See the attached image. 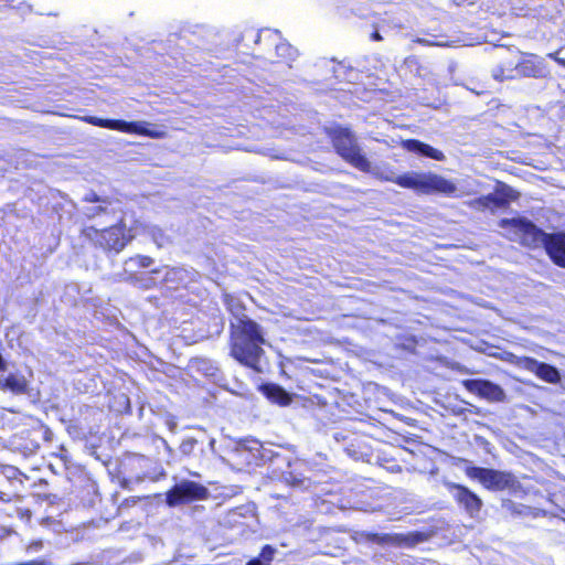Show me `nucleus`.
Listing matches in <instances>:
<instances>
[{"label": "nucleus", "instance_id": "obj_10", "mask_svg": "<svg viewBox=\"0 0 565 565\" xmlns=\"http://www.w3.org/2000/svg\"><path fill=\"white\" fill-rule=\"evenodd\" d=\"M461 385L470 394L491 403H501L507 398L504 390L499 384L486 379H466L461 381Z\"/></svg>", "mask_w": 565, "mask_h": 565}, {"label": "nucleus", "instance_id": "obj_18", "mask_svg": "<svg viewBox=\"0 0 565 565\" xmlns=\"http://www.w3.org/2000/svg\"><path fill=\"white\" fill-rule=\"evenodd\" d=\"M29 383L22 374H9L3 380V391H9L15 395H22L28 392Z\"/></svg>", "mask_w": 565, "mask_h": 565}, {"label": "nucleus", "instance_id": "obj_30", "mask_svg": "<svg viewBox=\"0 0 565 565\" xmlns=\"http://www.w3.org/2000/svg\"><path fill=\"white\" fill-rule=\"evenodd\" d=\"M559 116L562 119L565 120V104L561 106L559 108Z\"/></svg>", "mask_w": 565, "mask_h": 565}, {"label": "nucleus", "instance_id": "obj_6", "mask_svg": "<svg viewBox=\"0 0 565 565\" xmlns=\"http://www.w3.org/2000/svg\"><path fill=\"white\" fill-rule=\"evenodd\" d=\"M83 120L89 125L116 130L129 135L149 137L152 139H162L167 136L164 130L156 128L148 121H126L122 119H106L96 116H86Z\"/></svg>", "mask_w": 565, "mask_h": 565}, {"label": "nucleus", "instance_id": "obj_15", "mask_svg": "<svg viewBox=\"0 0 565 565\" xmlns=\"http://www.w3.org/2000/svg\"><path fill=\"white\" fill-rule=\"evenodd\" d=\"M401 146L404 150H406L408 152H413V153H416L422 157L430 158L436 161H444L446 159V156L441 150L436 149V148L431 147L430 145L425 143L418 139L411 138V139L402 140Z\"/></svg>", "mask_w": 565, "mask_h": 565}, {"label": "nucleus", "instance_id": "obj_34", "mask_svg": "<svg viewBox=\"0 0 565 565\" xmlns=\"http://www.w3.org/2000/svg\"><path fill=\"white\" fill-rule=\"evenodd\" d=\"M0 390L3 391V381L0 380Z\"/></svg>", "mask_w": 565, "mask_h": 565}, {"label": "nucleus", "instance_id": "obj_32", "mask_svg": "<svg viewBox=\"0 0 565 565\" xmlns=\"http://www.w3.org/2000/svg\"><path fill=\"white\" fill-rule=\"evenodd\" d=\"M87 486L92 489V491H94V492H95V490H96V484H95V482H94V481L88 480Z\"/></svg>", "mask_w": 565, "mask_h": 565}, {"label": "nucleus", "instance_id": "obj_29", "mask_svg": "<svg viewBox=\"0 0 565 565\" xmlns=\"http://www.w3.org/2000/svg\"><path fill=\"white\" fill-rule=\"evenodd\" d=\"M6 367H7L6 362L2 358V355L0 354V371H4Z\"/></svg>", "mask_w": 565, "mask_h": 565}, {"label": "nucleus", "instance_id": "obj_35", "mask_svg": "<svg viewBox=\"0 0 565 565\" xmlns=\"http://www.w3.org/2000/svg\"><path fill=\"white\" fill-rule=\"evenodd\" d=\"M359 454H360V455H366V452H365V451H363V450H360V451H359Z\"/></svg>", "mask_w": 565, "mask_h": 565}, {"label": "nucleus", "instance_id": "obj_11", "mask_svg": "<svg viewBox=\"0 0 565 565\" xmlns=\"http://www.w3.org/2000/svg\"><path fill=\"white\" fill-rule=\"evenodd\" d=\"M510 361L518 367L533 373L537 379L546 383L558 384L561 382V373L558 369L552 364L537 361L532 356H518L514 361Z\"/></svg>", "mask_w": 565, "mask_h": 565}, {"label": "nucleus", "instance_id": "obj_31", "mask_svg": "<svg viewBox=\"0 0 565 565\" xmlns=\"http://www.w3.org/2000/svg\"><path fill=\"white\" fill-rule=\"evenodd\" d=\"M542 8H543V6L540 4L539 7L531 8L530 10H532L533 12H536L537 14H541V9Z\"/></svg>", "mask_w": 565, "mask_h": 565}, {"label": "nucleus", "instance_id": "obj_33", "mask_svg": "<svg viewBox=\"0 0 565 565\" xmlns=\"http://www.w3.org/2000/svg\"><path fill=\"white\" fill-rule=\"evenodd\" d=\"M0 501L2 502H9L10 499L9 498H4V493L0 491Z\"/></svg>", "mask_w": 565, "mask_h": 565}, {"label": "nucleus", "instance_id": "obj_2", "mask_svg": "<svg viewBox=\"0 0 565 565\" xmlns=\"http://www.w3.org/2000/svg\"><path fill=\"white\" fill-rule=\"evenodd\" d=\"M79 236L92 247L106 255H118L135 239L136 234L134 228L128 226L124 218H120L115 224L103 228L93 225L84 226Z\"/></svg>", "mask_w": 565, "mask_h": 565}, {"label": "nucleus", "instance_id": "obj_23", "mask_svg": "<svg viewBox=\"0 0 565 565\" xmlns=\"http://www.w3.org/2000/svg\"><path fill=\"white\" fill-rule=\"evenodd\" d=\"M85 201L89 203H97V202H106L105 199H102L96 193L92 192L85 196Z\"/></svg>", "mask_w": 565, "mask_h": 565}, {"label": "nucleus", "instance_id": "obj_8", "mask_svg": "<svg viewBox=\"0 0 565 565\" xmlns=\"http://www.w3.org/2000/svg\"><path fill=\"white\" fill-rule=\"evenodd\" d=\"M499 226L511 230L518 236L519 243L530 249L541 247L547 234L525 217L502 218Z\"/></svg>", "mask_w": 565, "mask_h": 565}, {"label": "nucleus", "instance_id": "obj_5", "mask_svg": "<svg viewBox=\"0 0 565 565\" xmlns=\"http://www.w3.org/2000/svg\"><path fill=\"white\" fill-rule=\"evenodd\" d=\"M461 461L467 463L463 468L465 475L470 480L478 481L484 489L489 491L497 492L514 490L519 487V480L510 471L473 466L470 465L466 459H461Z\"/></svg>", "mask_w": 565, "mask_h": 565}, {"label": "nucleus", "instance_id": "obj_24", "mask_svg": "<svg viewBox=\"0 0 565 565\" xmlns=\"http://www.w3.org/2000/svg\"><path fill=\"white\" fill-rule=\"evenodd\" d=\"M138 259L139 265L142 267H148L152 263V259L149 256H138Z\"/></svg>", "mask_w": 565, "mask_h": 565}, {"label": "nucleus", "instance_id": "obj_26", "mask_svg": "<svg viewBox=\"0 0 565 565\" xmlns=\"http://www.w3.org/2000/svg\"><path fill=\"white\" fill-rule=\"evenodd\" d=\"M276 50L277 52L279 53L280 51H282L284 53H288L290 55L291 53V47L290 45L288 44H285V43H280L279 45L276 46Z\"/></svg>", "mask_w": 565, "mask_h": 565}, {"label": "nucleus", "instance_id": "obj_1", "mask_svg": "<svg viewBox=\"0 0 565 565\" xmlns=\"http://www.w3.org/2000/svg\"><path fill=\"white\" fill-rule=\"evenodd\" d=\"M264 343L265 339L259 324L249 318H241L231 335V355L241 364L259 371Z\"/></svg>", "mask_w": 565, "mask_h": 565}, {"label": "nucleus", "instance_id": "obj_4", "mask_svg": "<svg viewBox=\"0 0 565 565\" xmlns=\"http://www.w3.org/2000/svg\"><path fill=\"white\" fill-rule=\"evenodd\" d=\"M385 181L403 189L412 190L417 194H444L452 196L457 185L445 177L433 172H405L398 175L385 177Z\"/></svg>", "mask_w": 565, "mask_h": 565}, {"label": "nucleus", "instance_id": "obj_7", "mask_svg": "<svg viewBox=\"0 0 565 565\" xmlns=\"http://www.w3.org/2000/svg\"><path fill=\"white\" fill-rule=\"evenodd\" d=\"M519 196V193L510 185L498 182L492 193L469 200L466 205L476 212L495 213L498 210H507L511 202L516 201Z\"/></svg>", "mask_w": 565, "mask_h": 565}, {"label": "nucleus", "instance_id": "obj_28", "mask_svg": "<svg viewBox=\"0 0 565 565\" xmlns=\"http://www.w3.org/2000/svg\"><path fill=\"white\" fill-rule=\"evenodd\" d=\"M370 38L372 41H381L383 39L377 30L373 31Z\"/></svg>", "mask_w": 565, "mask_h": 565}, {"label": "nucleus", "instance_id": "obj_9", "mask_svg": "<svg viewBox=\"0 0 565 565\" xmlns=\"http://www.w3.org/2000/svg\"><path fill=\"white\" fill-rule=\"evenodd\" d=\"M210 492L206 487L191 480H184L174 484L167 492V503L170 507L188 504L193 501L206 500Z\"/></svg>", "mask_w": 565, "mask_h": 565}, {"label": "nucleus", "instance_id": "obj_17", "mask_svg": "<svg viewBox=\"0 0 565 565\" xmlns=\"http://www.w3.org/2000/svg\"><path fill=\"white\" fill-rule=\"evenodd\" d=\"M259 391L267 399L279 406H288L292 402L291 395L278 384L264 383Z\"/></svg>", "mask_w": 565, "mask_h": 565}, {"label": "nucleus", "instance_id": "obj_21", "mask_svg": "<svg viewBox=\"0 0 565 565\" xmlns=\"http://www.w3.org/2000/svg\"><path fill=\"white\" fill-rule=\"evenodd\" d=\"M275 548L269 545V544H266L262 547L260 550V553H259V556L262 561H264V563L270 565L273 558H274V555H275Z\"/></svg>", "mask_w": 565, "mask_h": 565}, {"label": "nucleus", "instance_id": "obj_19", "mask_svg": "<svg viewBox=\"0 0 565 565\" xmlns=\"http://www.w3.org/2000/svg\"><path fill=\"white\" fill-rule=\"evenodd\" d=\"M424 535L420 532H412L408 534L396 533L388 537V542L398 546H414L422 542Z\"/></svg>", "mask_w": 565, "mask_h": 565}, {"label": "nucleus", "instance_id": "obj_27", "mask_svg": "<svg viewBox=\"0 0 565 565\" xmlns=\"http://www.w3.org/2000/svg\"><path fill=\"white\" fill-rule=\"evenodd\" d=\"M246 565H268L260 559V557H254L247 562Z\"/></svg>", "mask_w": 565, "mask_h": 565}, {"label": "nucleus", "instance_id": "obj_22", "mask_svg": "<svg viewBox=\"0 0 565 565\" xmlns=\"http://www.w3.org/2000/svg\"><path fill=\"white\" fill-rule=\"evenodd\" d=\"M555 61H556L559 65L565 66V45L561 46V47L555 52Z\"/></svg>", "mask_w": 565, "mask_h": 565}, {"label": "nucleus", "instance_id": "obj_20", "mask_svg": "<svg viewBox=\"0 0 565 565\" xmlns=\"http://www.w3.org/2000/svg\"><path fill=\"white\" fill-rule=\"evenodd\" d=\"M198 440L194 438H186L180 444L179 450L183 456L190 457L194 452Z\"/></svg>", "mask_w": 565, "mask_h": 565}, {"label": "nucleus", "instance_id": "obj_16", "mask_svg": "<svg viewBox=\"0 0 565 565\" xmlns=\"http://www.w3.org/2000/svg\"><path fill=\"white\" fill-rule=\"evenodd\" d=\"M516 72L515 78L522 77H540L542 75V66L539 61H536L534 55L523 54L520 52V57L516 61Z\"/></svg>", "mask_w": 565, "mask_h": 565}, {"label": "nucleus", "instance_id": "obj_12", "mask_svg": "<svg viewBox=\"0 0 565 565\" xmlns=\"http://www.w3.org/2000/svg\"><path fill=\"white\" fill-rule=\"evenodd\" d=\"M447 489L458 507L462 508L470 516H477L480 513L483 505L482 500L467 486L450 482L447 484Z\"/></svg>", "mask_w": 565, "mask_h": 565}, {"label": "nucleus", "instance_id": "obj_13", "mask_svg": "<svg viewBox=\"0 0 565 565\" xmlns=\"http://www.w3.org/2000/svg\"><path fill=\"white\" fill-rule=\"evenodd\" d=\"M520 57L519 50L501 49L498 52V63L492 70V77L498 82L515 79L516 61Z\"/></svg>", "mask_w": 565, "mask_h": 565}, {"label": "nucleus", "instance_id": "obj_14", "mask_svg": "<svg viewBox=\"0 0 565 565\" xmlns=\"http://www.w3.org/2000/svg\"><path fill=\"white\" fill-rule=\"evenodd\" d=\"M542 246L555 265L565 268V232L547 233Z\"/></svg>", "mask_w": 565, "mask_h": 565}, {"label": "nucleus", "instance_id": "obj_3", "mask_svg": "<svg viewBox=\"0 0 565 565\" xmlns=\"http://www.w3.org/2000/svg\"><path fill=\"white\" fill-rule=\"evenodd\" d=\"M324 135L331 142L335 153L348 164L361 172L370 173L371 161L362 152L354 132L349 127L333 125L323 128Z\"/></svg>", "mask_w": 565, "mask_h": 565}, {"label": "nucleus", "instance_id": "obj_25", "mask_svg": "<svg viewBox=\"0 0 565 565\" xmlns=\"http://www.w3.org/2000/svg\"><path fill=\"white\" fill-rule=\"evenodd\" d=\"M105 212H106L105 207L96 206V207L92 209V213L88 214V217H95V216L100 215V214H103Z\"/></svg>", "mask_w": 565, "mask_h": 565}]
</instances>
